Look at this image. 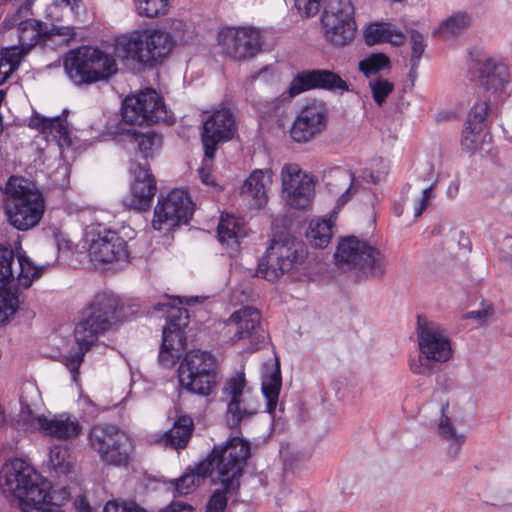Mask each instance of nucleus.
I'll return each mask as SVG.
<instances>
[{
    "instance_id": "48",
    "label": "nucleus",
    "mask_w": 512,
    "mask_h": 512,
    "mask_svg": "<svg viewBox=\"0 0 512 512\" xmlns=\"http://www.w3.org/2000/svg\"><path fill=\"white\" fill-rule=\"evenodd\" d=\"M410 369L414 374L430 375L434 371V361L421 354L417 359L410 360Z\"/></svg>"
},
{
    "instance_id": "14",
    "label": "nucleus",
    "mask_w": 512,
    "mask_h": 512,
    "mask_svg": "<svg viewBox=\"0 0 512 512\" xmlns=\"http://www.w3.org/2000/svg\"><path fill=\"white\" fill-rule=\"evenodd\" d=\"M350 84L340 74L328 69H308L298 72L292 79L289 88L277 101L289 103L293 97L305 91L321 89L342 95L350 91Z\"/></svg>"
},
{
    "instance_id": "51",
    "label": "nucleus",
    "mask_w": 512,
    "mask_h": 512,
    "mask_svg": "<svg viewBox=\"0 0 512 512\" xmlns=\"http://www.w3.org/2000/svg\"><path fill=\"white\" fill-rule=\"evenodd\" d=\"M482 131L476 129H467V125L462 133L461 146L468 152L475 151L477 148L478 137Z\"/></svg>"
},
{
    "instance_id": "34",
    "label": "nucleus",
    "mask_w": 512,
    "mask_h": 512,
    "mask_svg": "<svg viewBox=\"0 0 512 512\" xmlns=\"http://www.w3.org/2000/svg\"><path fill=\"white\" fill-rule=\"evenodd\" d=\"M448 407V402L442 405L441 418L438 427L440 435L447 441L452 442V444L449 446L448 454L451 457L456 458L457 455L459 454L461 446L465 442L466 437L465 435H459L456 433V430L452 425L450 418L446 414Z\"/></svg>"
},
{
    "instance_id": "21",
    "label": "nucleus",
    "mask_w": 512,
    "mask_h": 512,
    "mask_svg": "<svg viewBox=\"0 0 512 512\" xmlns=\"http://www.w3.org/2000/svg\"><path fill=\"white\" fill-rule=\"evenodd\" d=\"M282 189L287 204L294 209L305 210L311 205L314 182L297 164H287L281 171Z\"/></svg>"
},
{
    "instance_id": "2",
    "label": "nucleus",
    "mask_w": 512,
    "mask_h": 512,
    "mask_svg": "<svg viewBox=\"0 0 512 512\" xmlns=\"http://www.w3.org/2000/svg\"><path fill=\"white\" fill-rule=\"evenodd\" d=\"M122 309L121 300L109 292L95 294L87 304L74 330L77 350L63 357V363L70 371L73 381L78 379L79 368L85 353L90 350L100 335L109 331L121 320Z\"/></svg>"
},
{
    "instance_id": "29",
    "label": "nucleus",
    "mask_w": 512,
    "mask_h": 512,
    "mask_svg": "<svg viewBox=\"0 0 512 512\" xmlns=\"http://www.w3.org/2000/svg\"><path fill=\"white\" fill-rule=\"evenodd\" d=\"M47 425L42 428V433L58 439H71L80 434L81 426L76 418H71L68 414L55 415L53 418H47Z\"/></svg>"
},
{
    "instance_id": "43",
    "label": "nucleus",
    "mask_w": 512,
    "mask_h": 512,
    "mask_svg": "<svg viewBox=\"0 0 512 512\" xmlns=\"http://www.w3.org/2000/svg\"><path fill=\"white\" fill-rule=\"evenodd\" d=\"M169 0H138V11L141 16L154 18L166 14Z\"/></svg>"
},
{
    "instance_id": "20",
    "label": "nucleus",
    "mask_w": 512,
    "mask_h": 512,
    "mask_svg": "<svg viewBox=\"0 0 512 512\" xmlns=\"http://www.w3.org/2000/svg\"><path fill=\"white\" fill-rule=\"evenodd\" d=\"M417 337L422 355L440 363L451 358L450 340L438 323L428 321L425 317L418 315Z\"/></svg>"
},
{
    "instance_id": "39",
    "label": "nucleus",
    "mask_w": 512,
    "mask_h": 512,
    "mask_svg": "<svg viewBox=\"0 0 512 512\" xmlns=\"http://www.w3.org/2000/svg\"><path fill=\"white\" fill-rule=\"evenodd\" d=\"M50 463L53 468L60 473L70 472L72 467L71 456L67 446L54 445L49 453Z\"/></svg>"
},
{
    "instance_id": "26",
    "label": "nucleus",
    "mask_w": 512,
    "mask_h": 512,
    "mask_svg": "<svg viewBox=\"0 0 512 512\" xmlns=\"http://www.w3.org/2000/svg\"><path fill=\"white\" fill-rule=\"evenodd\" d=\"M325 120V113L316 105L306 106L292 125L291 138L298 143L308 142L324 129Z\"/></svg>"
},
{
    "instance_id": "52",
    "label": "nucleus",
    "mask_w": 512,
    "mask_h": 512,
    "mask_svg": "<svg viewBox=\"0 0 512 512\" xmlns=\"http://www.w3.org/2000/svg\"><path fill=\"white\" fill-rule=\"evenodd\" d=\"M494 313L492 305H484L481 309L476 311H470L463 315V319H474L478 324L486 323L487 319Z\"/></svg>"
},
{
    "instance_id": "4",
    "label": "nucleus",
    "mask_w": 512,
    "mask_h": 512,
    "mask_svg": "<svg viewBox=\"0 0 512 512\" xmlns=\"http://www.w3.org/2000/svg\"><path fill=\"white\" fill-rule=\"evenodd\" d=\"M3 192L7 196L4 211L11 226L26 231L40 222L45 203L35 182L13 175L8 178Z\"/></svg>"
},
{
    "instance_id": "59",
    "label": "nucleus",
    "mask_w": 512,
    "mask_h": 512,
    "mask_svg": "<svg viewBox=\"0 0 512 512\" xmlns=\"http://www.w3.org/2000/svg\"><path fill=\"white\" fill-rule=\"evenodd\" d=\"M199 176H200L202 183H204L206 185H215L214 182L211 180V174H210L209 170L206 169L205 167L202 166L199 169Z\"/></svg>"
},
{
    "instance_id": "28",
    "label": "nucleus",
    "mask_w": 512,
    "mask_h": 512,
    "mask_svg": "<svg viewBox=\"0 0 512 512\" xmlns=\"http://www.w3.org/2000/svg\"><path fill=\"white\" fill-rule=\"evenodd\" d=\"M29 127L38 130L42 134L53 136L61 146L72 144L66 119L60 116L46 118L35 113L30 119Z\"/></svg>"
},
{
    "instance_id": "31",
    "label": "nucleus",
    "mask_w": 512,
    "mask_h": 512,
    "mask_svg": "<svg viewBox=\"0 0 512 512\" xmlns=\"http://www.w3.org/2000/svg\"><path fill=\"white\" fill-rule=\"evenodd\" d=\"M282 386L280 363L275 360L272 371L262 377V393L266 399V411L273 414L276 410Z\"/></svg>"
},
{
    "instance_id": "40",
    "label": "nucleus",
    "mask_w": 512,
    "mask_h": 512,
    "mask_svg": "<svg viewBox=\"0 0 512 512\" xmlns=\"http://www.w3.org/2000/svg\"><path fill=\"white\" fill-rule=\"evenodd\" d=\"M132 449L133 447L130 439L129 448L127 449L126 453L123 452L122 449L120 450V446L113 444V446H110L104 452V454L101 456V460L110 465L126 466L129 462Z\"/></svg>"
},
{
    "instance_id": "17",
    "label": "nucleus",
    "mask_w": 512,
    "mask_h": 512,
    "mask_svg": "<svg viewBox=\"0 0 512 512\" xmlns=\"http://www.w3.org/2000/svg\"><path fill=\"white\" fill-rule=\"evenodd\" d=\"M16 27L19 43L26 51H29L38 43L66 46L76 36L73 27L54 24L49 26L47 23L36 19H24Z\"/></svg>"
},
{
    "instance_id": "22",
    "label": "nucleus",
    "mask_w": 512,
    "mask_h": 512,
    "mask_svg": "<svg viewBox=\"0 0 512 512\" xmlns=\"http://www.w3.org/2000/svg\"><path fill=\"white\" fill-rule=\"evenodd\" d=\"M236 131L235 120L229 109H221L214 112L204 123L201 133V141L204 148V156L213 160L218 145L231 140Z\"/></svg>"
},
{
    "instance_id": "46",
    "label": "nucleus",
    "mask_w": 512,
    "mask_h": 512,
    "mask_svg": "<svg viewBox=\"0 0 512 512\" xmlns=\"http://www.w3.org/2000/svg\"><path fill=\"white\" fill-rule=\"evenodd\" d=\"M410 40H411V49H412L411 60H410L412 62V70H417L421 56L425 50V45L423 43L424 37L417 30L411 29L410 30Z\"/></svg>"
},
{
    "instance_id": "3",
    "label": "nucleus",
    "mask_w": 512,
    "mask_h": 512,
    "mask_svg": "<svg viewBox=\"0 0 512 512\" xmlns=\"http://www.w3.org/2000/svg\"><path fill=\"white\" fill-rule=\"evenodd\" d=\"M45 267L35 266L24 252L15 254L11 246L0 244V326L19 308V287L29 288Z\"/></svg>"
},
{
    "instance_id": "1",
    "label": "nucleus",
    "mask_w": 512,
    "mask_h": 512,
    "mask_svg": "<svg viewBox=\"0 0 512 512\" xmlns=\"http://www.w3.org/2000/svg\"><path fill=\"white\" fill-rule=\"evenodd\" d=\"M122 122L117 132L133 144L136 155L145 162L131 161L129 172L133 178L130 194L123 199V205L137 212L148 211L157 192L156 179L150 170L149 160L159 154L163 137L154 130L145 132L136 128H124L123 124L131 126H152L165 120L167 109L162 96L153 88H146L136 94L128 95L121 105Z\"/></svg>"
},
{
    "instance_id": "18",
    "label": "nucleus",
    "mask_w": 512,
    "mask_h": 512,
    "mask_svg": "<svg viewBox=\"0 0 512 512\" xmlns=\"http://www.w3.org/2000/svg\"><path fill=\"white\" fill-rule=\"evenodd\" d=\"M234 444L236 442L232 441V437H230L223 444L215 445L205 459L193 468H189L187 473L175 481V492L180 496L187 495L195 487L200 486L206 478H212L213 474H216L220 468V465L227 459L228 451H233Z\"/></svg>"
},
{
    "instance_id": "25",
    "label": "nucleus",
    "mask_w": 512,
    "mask_h": 512,
    "mask_svg": "<svg viewBox=\"0 0 512 512\" xmlns=\"http://www.w3.org/2000/svg\"><path fill=\"white\" fill-rule=\"evenodd\" d=\"M471 80L486 92H502L510 80L508 66L496 58L477 60L470 68Z\"/></svg>"
},
{
    "instance_id": "45",
    "label": "nucleus",
    "mask_w": 512,
    "mask_h": 512,
    "mask_svg": "<svg viewBox=\"0 0 512 512\" xmlns=\"http://www.w3.org/2000/svg\"><path fill=\"white\" fill-rule=\"evenodd\" d=\"M25 48L8 47L0 52V59L9 67V72H14L18 69L23 56L27 53Z\"/></svg>"
},
{
    "instance_id": "27",
    "label": "nucleus",
    "mask_w": 512,
    "mask_h": 512,
    "mask_svg": "<svg viewBox=\"0 0 512 512\" xmlns=\"http://www.w3.org/2000/svg\"><path fill=\"white\" fill-rule=\"evenodd\" d=\"M91 447L97 451L100 457L113 444L120 446V450L126 453L129 448V437L116 425L97 424L94 425L89 433Z\"/></svg>"
},
{
    "instance_id": "8",
    "label": "nucleus",
    "mask_w": 512,
    "mask_h": 512,
    "mask_svg": "<svg viewBox=\"0 0 512 512\" xmlns=\"http://www.w3.org/2000/svg\"><path fill=\"white\" fill-rule=\"evenodd\" d=\"M307 256L305 243L282 231L273 235L265 254L259 260L256 274L274 282L284 274L298 270Z\"/></svg>"
},
{
    "instance_id": "16",
    "label": "nucleus",
    "mask_w": 512,
    "mask_h": 512,
    "mask_svg": "<svg viewBox=\"0 0 512 512\" xmlns=\"http://www.w3.org/2000/svg\"><path fill=\"white\" fill-rule=\"evenodd\" d=\"M246 379L244 373H237L226 380L222 394L227 401L226 423L230 429H238L258 413L259 405L247 398L245 391Z\"/></svg>"
},
{
    "instance_id": "36",
    "label": "nucleus",
    "mask_w": 512,
    "mask_h": 512,
    "mask_svg": "<svg viewBox=\"0 0 512 512\" xmlns=\"http://www.w3.org/2000/svg\"><path fill=\"white\" fill-rule=\"evenodd\" d=\"M21 410L18 415V426L25 432L42 431L44 425H47V417L44 415H36L30 405L20 400Z\"/></svg>"
},
{
    "instance_id": "10",
    "label": "nucleus",
    "mask_w": 512,
    "mask_h": 512,
    "mask_svg": "<svg viewBox=\"0 0 512 512\" xmlns=\"http://www.w3.org/2000/svg\"><path fill=\"white\" fill-rule=\"evenodd\" d=\"M116 47L124 58L153 68L169 55L174 47V40L166 31L146 29L119 37Z\"/></svg>"
},
{
    "instance_id": "5",
    "label": "nucleus",
    "mask_w": 512,
    "mask_h": 512,
    "mask_svg": "<svg viewBox=\"0 0 512 512\" xmlns=\"http://www.w3.org/2000/svg\"><path fill=\"white\" fill-rule=\"evenodd\" d=\"M3 493L18 501L23 512H33L38 504L50 498V483L25 461L15 458L5 463L0 473Z\"/></svg>"
},
{
    "instance_id": "63",
    "label": "nucleus",
    "mask_w": 512,
    "mask_h": 512,
    "mask_svg": "<svg viewBox=\"0 0 512 512\" xmlns=\"http://www.w3.org/2000/svg\"><path fill=\"white\" fill-rule=\"evenodd\" d=\"M394 212H395L396 216H398V217L401 216L402 213H403V207L400 206V205L395 206L394 207Z\"/></svg>"
},
{
    "instance_id": "35",
    "label": "nucleus",
    "mask_w": 512,
    "mask_h": 512,
    "mask_svg": "<svg viewBox=\"0 0 512 512\" xmlns=\"http://www.w3.org/2000/svg\"><path fill=\"white\" fill-rule=\"evenodd\" d=\"M306 237L311 246L315 248L327 247L332 238L331 221L325 219L312 221L306 232Z\"/></svg>"
},
{
    "instance_id": "9",
    "label": "nucleus",
    "mask_w": 512,
    "mask_h": 512,
    "mask_svg": "<svg viewBox=\"0 0 512 512\" xmlns=\"http://www.w3.org/2000/svg\"><path fill=\"white\" fill-rule=\"evenodd\" d=\"M64 69L75 85L107 82L118 72L115 58L92 46H81L71 50L65 57Z\"/></svg>"
},
{
    "instance_id": "55",
    "label": "nucleus",
    "mask_w": 512,
    "mask_h": 512,
    "mask_svg": "<svg viewBox=\"0 0 512 512\" xmlns=\"http://www.w3.org/2000/svg\"><path fill=\"white\" fill-rule=\"evenodd\" d=\"M159 512H194L191 505H188L181 501H172L168 506Z\"/></svg>"
},
{
    "instance_id": "32",
    "label": "nucleus",
    "mask_w": 512,
    "mask_h": 512,
    "mask_svg": "<svg viewBox=\"0 0 512 512\" xmlns=\"http://www.w3.org/2000/svg\"><path fill=\"white\" fill-rule=\"evenodd\" d=\"M193 430V419L188 415H181L177 418L173 427L166 432V443L174 449H184L192 436Z\"/></svg>"
},
{
    "instance_id": "53",
    "label": "nucleus",
    "mask_w": 512,
    "mask_h": 512,
    "mask_svg": "<svg viewBox=\"0 0 512 512\" xmlns=\"http://www.w3.org/2000/svg\"><path fill=\"white\" fill-rule=\"evenodd\" d=\"M338 173H339V178L340 179H344L345 180L347 175L350 178V185H349V187H347L345 189V191L339 196V198L337 200V208L340 209L341 207H343L350 200L352 194L354 193V192H352V186H353L354 181H355V175L352 172L338 171Z\"/></svg>"
},
{
    "instance_id": "38",
    "label": "nucleus",
    "mask_w": 512,
    "mask_h": 512,
    "mask_svg": "<svg viewBox=\"0 0 512 512\" xmlns=\"http://www.w3.org/2000/svg\"><path fill=\"white\" fill-rule=\"evenodd\" d=\"M489 110L490 106L488 101H480L475 103L471 107L466 120L467 129L483 131L488 123L487 116Z\"/></svg>"
},
{
    "instance_id": "33",
    "label": "nucleus",
    "mask_w": 512,
    "mask_h": 512,
    "mask_svg": "<svg viewBox=\"0 0 512 512\" xmlns=\"http://www.w3.org/2000/svg\"><path fill=\"white\" fill-rule=\"evenodd\" d=\"M473 22L474 19L472 14L465 11H459L453 13L446 20H444L440 24L435 34L442 38L460 36L473 25Z\"/></svg>"
},
{
    "instance_id": "62",
    "label": "nucleus",
    "mask_w": 512,
    "mask_h": 512,
    "mask_svg": "<svg viewBox=\"0 0 512 512\" xmlns=\"http://www.w3.org/2000/svg\"><path fill=\"white\" fill-rule=\"evenodd\" d=\"M63 2H66L68 5H72L73 7H78L79 4L82 2L81 0H62Z\"/></svg>"
},
{
    "instance_id": "50",
    "label": "nucleus",
    "mask_w": 512,
    "mask_h": 512,
    "mask_svg": "<svg viewBox=\"0 0 512 512\" xmlns=\"http://www.w3.org/2000/svg\"><path fill=\"white\" fill-rule=\"evenodd\" d=\"M103 512H147L144 508L140 507L137 503L109 501L104 506Z\"/></svg>"
},
{
    "instance_id": "57",
    "label": "nucleus",
    "mask_w": 512,
    "mask_h": 512,
    "mask_svg": "<svg viewBox=\"0 0 512 512\" xmlns=\"http://www.w3.org/2000/svg\"><path fill=\"white\" fill-rule=\"evenodd\" d=\"M391 40H389L387 43H390L394 46H401L405 42V36L401 31L398 30H391V34L389 37Z\"/></svg>"
},
{
    "instance_id": "37",
    "label": "nucleus",
    "mask_w": 512,
    "mask_h": 512,
    "mask_svg": "<svg viewBox=\"0 0 512 512\" xmlns=\"http://www.w3.org/2000/svg\"><path fill=\"white\" fill-rule=\"evenodd\" d=\"M390 59L384 53H373L359 62V70L370 77L378 72L390 68Z\"/></svg>"
},
{
    "instance_id": "61",
    "label": "nucleus",
    "mask_w": 512,
    "mask_h": 512,
    "mask_svg": "<svg viewBox=\"0 0 512 512\" xmlns=\"http://www.w3.org/2000/svg\"><path fill=\"white\" fill-rule=\"evenodd\" d=\"M459 185L457 183L452 182L448 188V194L450 196H454L458 193Z\"/></svg>"
},
{
    "instance_id": "6",
    "label": "nucleus",
    "mask_w": 512,
    "mask_h": 512,
    "mask_svg": "<svg viewBox=\"0 0 512 512\" xmlns=\"http://www.w3.org/2000/svg\"><path fill=\"white\" fill-rule=\"evenodd\" d=\"M232 441L236 442L233 451H228L227 459L220 465L216 477H212V483H219L220 487L209 497L206 512H225L228 499L239 493L240 479L251 456V444L238 435L232 436Z\"/></svg>"
},
{
    "instance_id": "7",
    "label": "nucleus",
    "mask_w": 512,
    "mask_h": 512,
    "mask_svg": "<svg viewBox=\"0 0 512 512\" xmlns=\"http://www.w3.org/2000/svg\"><path fill=\"white\" fill-rule=\"evenodd\" d=\"M183 300L179 296H166L165 301L154 305L155 311L166 314V325L162 330V343L158 362L163 368H172L180 360L187 348L185 329L189 324V312L182 307Z\"/></svg>"
},
{
    "instance_id": "44",
    "label": "nucleus",
    "mask_w": 512,
    "mask_h": 512,
    "mask_svg": "<svg viewBox=\"0 0 512 512\" xmlns=\"http://www.w3.org/2000/svg\"><path fill=\"white\" fill-rule=\"evenodd\" d=\"M369 86L372 91V97L379 106L386 101V98L394 89L392 82L380 77L370 80Z\"/></svg>"
},
{
    "instance_id": "30",
    "label": "nucleus",
    "mask_w": 512,
    "mask_h": 512,
    "mask_svg": "<svg viewBox=\"0 0 512 512\" xmlns=\"http://www.w3.org/2000/svg\"><path fill=\"white\" fill-rule=\"evenodd\" d=\"M272 174L271 169H256L249 175L242 186L241 193L251 196L258 208L263 207L267 202L264 178L267 177L268 181H270Z\"/></svg>"
},
{
    "instance_id": "54",
    "label": "nucleus",
    "mask_w": 512,
    "mask_h": 512,
    "mask_svg": "<svg viewBox=\"0 0 512 512\" xmlns=\"http://www.w3.org/2000/svg\"><path fill=\"white\" fill-rule=\"evenodd\" d=\"M435 183L431 184L429 187L425 188L423 190V195L420 200L419 205L415 208L414 216L417 218L422 215L423 211L426 209L428 200L431 197V192L434 187Z\"/></svg>"
},
{
    "instance_id": "12",
    "label": "nucleus",
    "mask_w": 512,
    "mask_h": 512,
    "mask_svg": "<svg viewBox=\"0 0 512 512\" xmlns=\"http://www.w3.org/2000/svg\"><path fill=\"white\" fill-rule=\"evenodd\" d=\"M216 368V359L210 352H185L178 367L179 385L192 394L209 395L216 385Z\"/></svg>"
},
{
    "instance_id": "47",
    "label": "nucleus",
    "mask_w": 512,
    "mask_h": 512,
    "mask_svg": "<svg viewBox=\"0 0 512 512\" xmlns=\"http://www.w3.org/2000/svg\"><path fill=\"white\" fill-rule=\"evenodd\" d=\"M234 226L235 223L233 220H224L223 217L221 218L217 227L218 239L221 243H238Z\"/></svg>"
},
{
    "instance_id": "56",
    "label": "nucleus",
    "mask_w": 512,
    "mask_h": 512,
    "mask_svg": "<svg viewBox=\"0 0 512 512\" xmlns=\"http://www.w3.org/2000/svg\"><path fill=\"white\" fill-rule=\"evenodd\" d=\"M33 512H64L61 506L53 503L50 498H46L44 504H38L33 508Z\"/></svg>"
},
{
    "instance_id": "64",
    "label": "nucleus",
    "mask_w": 512,
    "mask_h": 512,
    "mask_svg": "<svg viewBox=\"0 0 512 512\" xmlns=\"http://www.w3.org/2000/svg\"><path fill=\"white\" fill-rule=\"evenodd\" d=\"M409 77L412 81H414L415 77H416V70H412V68L410 69V72H409Z\"/></svg>"
},
{
    "instance_id": "19",
    "label": "nucleus",
    "mask_w": 512,
    "mask_h": 512,
    "mask_svg": "<svg viewBox=\"0 0 512 512\" xmlns=\"http://www.w3.org/2000/svg\"><path fill=\"white\" fill-rule=\"evenodd\" d=\"M87 239L90 242L89 254L95 261L112 263L129 258L127 242L117 231L98 225L87 232Z\"/></svg>"
},
{
    "instance_id": "15",
    "label": "nucleus",
    "mask_w": 512,
    "mask_h": 512,
    "mask_svg": "<svg viewBox=\"0 0 512 512\" xmlns=\"http://www.w3.org/2000/svg\"><path fill=\"white\" fill-rule=\"evenodd\" d=\"M326 39L335 46H346L354 38L356 22L349 0L331 1L321 16Z\"/></svg>"
},
{
    "instance_id": "13",
    "label": "nucleus",
    "mask_w": 512,
    "mask_h": 512,
    "mask_svg": "<svg viewBox=\"0 0 512 512\" xmlns=\"http://www.w3.org/2000/svg\"><path fill=\"white\" fill-rule=\"evenodd\" d=\"M194 213V203L189 194L181 189L172 190L159 198L154 208L152 227L158 231H173L188 225Z\"/></svg>"
},
{
    "instance_id": "42",
    "label": "nucleus",
    "mask_w": 512,
    "mask_h": 512,
    "mask_svg": "<svg viewBox=\"0 0 512 512\" xmlns=\"http://www.w3.org/2000/svg\"><path fill=\"white\" fill-rule=\"evenodd\" d=\"M35 0H25L14 13L9 14L5 17L3 21L4 29L10 30L15 26L19 25V23L24 19H31L30 16L33 15L32 7L34 5Z\"/></svg>"
},
{
    "instance_id": "58",
    "label": "nucleus",
    "mask_w": 512,
    "mask_h": 512,
    "mask_svg": "<svg viewBox=\"0 0 512 512\" xmlns=\"http://www.w3.org/2000/svg\"><path fill=\"white\" fill-rule=\"evenodd\" d=\"M13 72H9V67L0 59V85L4 84Z\"/></svg>"
},
{
    "instance_id": "49",
    "label": "nucleus",
    "mask_w": 512,
    "mask_h": 512,
    "mask_svg": "<svg viewBox=\"0 0 512 512\" xmlns=\"http://www.w3.org/2000/svg\"><path fill=\"white\" fill-rule=\"evenodd\" d=\"M324 0H294L298 12L307 18L315 16L322 6Z\"/></svg>"
},
{
    "instance_id": "11",
    "label": "nucleus",
    "mask_w": 512,
    "mask_h": 512,
    "mask_svg": "<svg viewBox=\"0 0 512 512\" xmlns=\"http://www.w3.org/2000/svg\"><path fill=\"white\" fill-rule=\"evenodd\" d=\"M334 256L340 267L354 270L365 278L380 279L386 274V255L354 235L341 238Z\"/></svg>"
},
{
    "instance_id": "60",
    "label": "nucleus",
    "mask_w": 512,
    "mask_h": 512,
    "mask_svg": "<svg viewBox=\"0 0 512 512\" xmlns=\"http://www.w3.org/2000/svg\"><path fill=\"white\" fill-rule=\"evenodd\" d=\"M502 249L507 255L512 256V236H506L502 242Z\"/></svg>"
},
{
    "instance_id": "24",
    "label": "nucleus",
    "mask_w": 512,
    "mask_h": 512,
    "mask_svg": "<svg viewBox=\"0 0 512 512\" xmlns=\"http://www.w3.org/2000/svg\"><path fill=\"white\" fill-rule=\"evenodd\" d=\"M229 322L236 325V330L230 338L232 344L241 340H248L250 352H254L265 343L267 334L261 326V314L253 307H243L235 311L229 318Z\"/></svg>"
},
{
    "instance_id": "23",
    "label": "nucleus",
    "mask_w": 512,
    "mask_h": 512,
    "mask_svg": "<svg viewBox=\"0 0 512 512\" xmlns=\"http://www.w3.org/2000/svg\"><path fill=\"white\" fill-rule=\"evenodd\" d=\"M218 44L228 57L239 61L252 58L261 50L260 34L248 28L222 29Z\"/></svg>"
},
{
    "instance_id": "41",
    "label": "nucleus",
    "mask_w": 512,
    "mask_h": 512,
    "mask_svg": "<svg viewBox=\"0 0 512 512\" xmlns=\"http://www.w3.org/2000/svg\"><path fill=\"white\" fill-rule=\"evenodd\" d=\"M391 30L392 29L388 24H371L368 26L364 33L366 44L374 45L377 43H387L389 40H391L389 38Z\"/></svg>"
}]
</instances>
